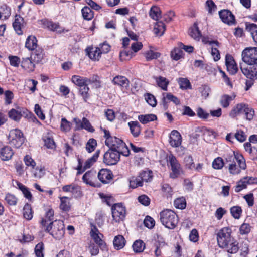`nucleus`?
Here are the masks:
<instances>
[{"label":"nucleus","instance_id":"412c9836","mask_svg":"<svg viewBox=\"0 0 257 257\" xmlns=\"http://www.w3.org/2000/svg\"><path fill=\"white\" fill-rule=\"evenodd\" d=\"M62 190L66 192L71 193L75 197H79L82 195L80 187L75 184H72L64 186L62 187Z\"/></svg>","mask_w":257,"mask_h":257},{"label":"nucleus","instance_id":"4be33fe9","mask_svg":"<svg viewBox=\"0 0 257 257\" xmlns=\"http://www.w3.org/2000/svg\"><path fill=\"white\" fill-rule=\"evenodd\" d=\"M224 246L220 247L224 248L228 252L230 253H236L239 249L238 243L233 238L230 239L229 242H226Z\"/></svg>","mask_w":257,"mask_h":257},{"label":"nucleus","instance_id":"cd10ccee","mask_svg":"<svg viewBox=\"0 0 257 257\" xmlns=\"http://www.w3.org/2000/svg\"><path fill=\"white\" fill-rule=\"evenodd\" d=\"M206 43H208L212 46L211 54L213 57L215 61H217L220 58L219 50L215 46L219 45V42L217 41H208Z\"/></svg>","mask_w":257,"mask_h":257},{"label":"nucleus","instance_id":"6ab92c4d","mask_svg":"<svg viewBox=\"0 0 257 257\" xmlns=\"http://www.w3.org/2000/svg\"><path fill=\"white\" fill-rule=\"evenodd\" d=\"M123 143L120 139L113 137L107 139L105 145L109 147V149L117 151L121 146L123 145Z\"/></svg>","mask_w":257,"mask_h":257},{"label":"nucleus","instance_id":"5fc2aeb1","mask_svg":"<svg viewBox=\"0 0 257 257\" xmlns=\"http://www.w3.org/2000/svg\"><path fill=\"white\" fill-rule=\"evenodd\" d=\"M235 157V160L237 162L239 166V168L243 170L245 169L246 165L243 156L239 153H236Z\"/></svg>","mask_w":257,"mask_h":257},{"label":"nucleus","instance_id":"f257e3e1","mask_svg":"<svg viewBox=\"0 0 257 257\" xmlns=\"http://www.w3.org/2000/svg\"><path fill=\"white\" fill-rule=\"evenodd\" d=\"M160 219L161 223L170 229H174L178 223L177 215L172 210L165 209L160 213Z\"/></svg>","mask_w":257,"mask_h":257},{"label":"nucleus","instance_id":"774afa93","mask_svg":"<svg viewBox=\"0 0 257 257\" xmlns=\"http://www.w3.org/2000/svg\"><path fill=\"white\" fill-rule=\"evenodd\" d=\"M8 58L10 61V65L11 66H13L15 67H18L19 66V64L21 62L19 57L16 56L10 55L9 56Z\"/></svg>","mask_w":257,"mask_h":257},{"label":"nucleus","instance_id":"603ef678","mask_svg":"<svg viewBox=\"0 0 257 257\" xmlns=\"http://www.w3.org/2000/svg\"><path fill=\"white\" fill-rule=\"evenodd\" d=\"M184 161L186 168L189 169L195 168V164L193 158L191 155L186 156L184 158Z\"/></svg>","mask_w":257,"mask_h":257},{"label":"nucleus","instance_id":"2f4dec72","mask_svg":"<svg viewBox=\"0 0 257 257\" xmlns=\"http://www.w3.org/2000/svg\"><path fill=\"white\" fill-rule=\"evenodd\" d=\"M23 18L20 15H16L15 21L13 23V27L18 35L22 34L23 32L21 28L23 25Z\"/></svg>","mask_w":257,"mask_h":257},{"label":"nucleus","instance_id":"c03bdc74","mask_svg":"<svg viewBox=\"0 0 257 257\" xmlns=\"http://www.w3.org/2000/svg\"><path fill=\"white\" fill-rule=\"evenodd\" d=\"M180 88L181 89H191V85L189 80L186 78H179L178 80Z\"/></svg>","mask_w":257,"mask_h":257},{"label":"nucleus","instance_id":"09e8293b","mask_svg":"<svg viewBox=\"0 0 257 257\" xmlns=\"http://www.w3.org/2000/svg\"><path fill=\"white\" fill-rule=\"evenodd\" d=\"M143 183L140 180V177H132L130 180V186L132 188H136L139 186H142Z\"/></svg>","mask_w":257,"mask_h":257},{"label":"nucleus","instance_id":"338daca9","mask_svg":"<svg viewBox=\"0 0 257 257\" xmlns=\"http://www.w3.org/2000/svg\"><path fill=\"white\" fill-rule=\"evenodd\" d=\"M82 123L83 129H85L90 132H93L95 131L94 128L86 118L83 117L82 118Z\"/></svg>","mask_w":257,"mask_h":257},{"label":"nucleus","instance_id":"9b49d317","mask_svg":"<svg viewBox=\"0 0 257 257\" xmlns=\"http://www.w3.org/2000/svg\"><path fill=\"white\" fill-rule=\"evenodd\" d=\"M240 69L242 73L247 78L257 79V64H250L247 67H245L242 64H240Z\"/></svg>","mask_w":257,"mask_h":257},{"label":"nucleus","instance_id":"3c124183","mask_svg":"<svg viewBox=\"0 0 257 257\" xmlns=\"http://www.w3.org/2000/svg\"><path fill=\"white\" fill-rule=\"evenodd\" d=\"M183 52L181 48H175L171 53V57L175 60H178L180 59L183 55Z\"/></svg>","mask_w":257,"mask_h":257},{"label":"nucleus","instance_id":"f704fd0d","mask_svg":"<svg viewBox=\"0 0 257 257\" xmlns=\"http://www.w3.org/2000/svg\"><path fill=\"white\" fill-rule=\"evenodd\" d=\"M37 40L34 36H29L26 39L25 47L29 50H34L37 46Z\"/></svg>","mask_w":257,"mask_h":257},{"label":"nucleus","instance_id":"58836bf2","mask_svg":"<svg viewBox=\"0 0 257 257\" xmlns=\"http://www.w3.org/2000/svg\"><path fill=\"white\" fill-rule=\"evenodd\" d=\"M60 199L61 200L60 205V209L64 211H69L71 208L69 198L67 197H60Z\"/></svg>","mask_w":257,"mask_h":257},{"label":"nucleus","instance_id":"423d86ee","mask_svg":"<svg viewBox=\"0 0 257 257\" xmlns=\"http://www.w3.org/2000/svg\"><path fill=\"white\" fill-rule=\"evenodd\" d=\"M242 59L243 62L248 65L256 64L257 48H245L242 52Z\"/></svg>","mask_w":257,"mask_h":257},{"label":"nucleus","instance_id":"69168bd1","mask_svg":"<svg viewBox=\"0 0 257 257\" xmlns=\"http://www.w3.org/2000/svg\"><path fill=\"white\" fill-rule=\"evenodd\" d=\"M246 187L247 184L244 178H242L237 183L236 185L235 186V191L236 192H239L243 189L246 188Z\"/></svg>","mask_w":257,"mask_h":257},{"label":"nucleus","instance_id":"c756f323","mask_svg":"<svg viewBox=\"0 0 257 257\" xmlns=\"http://www.w3.org/2000/svg\"><path fill=\"white\" fill-rule=\"evenodd\" d=\"M189 34L194 40L199 41L202 35L197 23H194L193 26L190 28Z\"/></svg>","mask_w":257,"mask_h":257},{"label":"nucleus","instance_id":"a19ab883","mask_svg":"<svg viewBox=\"0 0 257 257\" xmlns=\"http://www.w3.org/2000/svg\"><path fill=\"white\" fill-rule=\"evenodd\" d=\"M23 214L24 217L27 220H31L33 217V211L32 207L28 203L26 204L23 209Z\"/></svg>","mask_w":257,"mask_h":257},{"label":"nucleus","instance_id":"7ed1b4c3","mask_svg":"<svg viewBox=\"0 0 257 257\" xmlns=\"http://www.w3.org/2000/svg\"><path fill=\"white\" fill-rule=\"evenodd\" d=\"M240 114H244L246 119L251 120L253 118L254 111L252 108L249 107L248 105L239 103L234 107L229 115L232 117H235Z\"/></svg>","mask_w":257,"mask_h":257},{"label":"nucleus","instance_id":"6e6552de","mask_svg":"<svg viewBox=\"0 0 257 257\" xmlns=\"http://www.w3.org/2000/svg\"><path fill=\"white\" fill-rule=\"evenodd\" d=\"M112 215L116 222H119L123 221L125 217L126 210L122 203H117L113 205L111 207Z\"/></svg>","mask_w":257,"mask_h":257},{"label":"nucleus","instance_id":"49530a36","mask_svg":"<svg viewBox=\"0 0 257 257\" xmlns=\"http://www.w3.org/2000/svg\"><path fill=\"white\" fill-rule=\"evenodd\" d=\"M152 172L150 171H143L141 172L139 175L142 183L144 182H148L151 181L152 176Z\"/></svg>","mask_w":257,"mask_h":257},{"label":"nucleus","instance_id":"864d4df0","mask_svg":"<svg viewBox=\"0 0 257 257\" xmlns=\"http://www.w3.org/2000/svg\"><path fill=\"white\" fill-rule=\"evenodd\" d=\"M97 146L96 141L94 139H90L86 144V149L89 152H93Z\"/></svg>","mask_w":257,"mask_h":257},{"label":"nucleus","instance_id":"4d7b16f0","mask_svg":"<svg viewBox=\"0 0 257 257\" xmlns=\"http://www.w3.org/2000/svg\"><path fill=\"white\" fill-rule=\"evenodd\" d=\"M144 225L149 229L153 228L155 224L154 219L149 216H147L144 220Z\"/></svg>","mask_w":257,"mask_h":257},{"label":"nucleus","instance_id":"7c9ffc66","mask_svg":"<svg viewBox=\"0 0 257 257\" xmlns=\"http://www.w3.org/2000/svg\"><path fill=\"white\" fill-rule=\"evenodd\" d=\"M21 67L28 72H32L35 69V64L29 57L23 58Z\"/></svg>","mask_w":257,"mask_h":257},{"label":"nucleus","instance_id":"5701e85b","mask_svg":"<svg viewBox=\"0 0 257 257\" xmlns=\"http://www.w3.org/2000/svg\"><path fill=\"white\" fill-rule=\"evenodd\" d=\"M89 57L93 60H99L101 57V52L99 47H90L86 49Z\"/></svg>","mask_w":257,"mask_h":257},{"label":"nucleus","instance_id":"f3484780","mask_svg":"<svg viewBox=\"0 0 257 257\" xmlns=\"http://www.w3.org/2000/svg\"><path fill=\"white\" fill-rule=\"evenodd\" d=\"M182 142V137L180 133L176 130H173L169 137V143L171 146L178 147Z\"/></svg>","mask_w":257,"mask_h":257},{"label":"nucleus","instance_id":"aec40b11","mask_svg":"<svg viewBox=\"0 0 257 257\" xmlns=\"http://www.w3.org/2000/svg\"><path fill=\"white\" fill-rule=\"evenodd\" d=\"M225 64L228 71L231 74H235L238 71V68L236 64L232 57L230 55L227 54L225 57Z\"/></svg>","mask_w":257,"mask_h":257},{"label":"nucleus","instance_id":"bf43d9fd","mask_svg":"<svg viewBox=\"0 0 257 257\" xmlns=\"http://www.w3.org/2000/svg\"><path fill=\"white\" fill-rule=\"evenodd\" d=\"M88 85H85L82 87H80L79 90V92L81 95L83 97V99L85 101H86V100L89 97V88L88 87Z\"/></svg>","mask_w":257,"mask_h":257},{"label":"nucleus","instance_id":"6e6d98bb","mask_svg":"<svg viewBox=\"0 0 257 257\" xmlns=\"http://www.w3.org/2000/svg\"><path fill=\"white\" fill-rule=\"evenodd\" d=\"M4 93L5 103L9 105L12 103V100L14 98L13 93L10 90H7Z\"/></svg>","mask_w":257,"mask_h":257},{"label":"nucleus","instance_id":"c9c22d12","mask_svg":"<svg viewBox=\"0 0 257 257\" xmlns=\"http://www.w3.org/2000/svg\"><path fill=\"white\" fill-rule=\"evenodd\" d=\"M125 239L122 235H118L114 237L113 245L114 248L117 250L122 248L125 245Z\"/></svg>","mask_w":257,"mask_h":257},{"label":"nucleus","instance_id":"72a5a7b5","mask_svg":"<svg viewBox=\"0 0 257 257\" xmlns=\"http://www.w3.org/2000/svg\"><path fill=\"white\" fill-rule=\"evenodd\" d=\"M165 31V25L162 21L157 22L154 27L153 32L157 36H161Z\"/></svg>","mask_w":257,"mask_h":257},{"label":"nucleus","instance_id":"8fccbe9b","mask_svg":"<svg viewBox=\"0 0 257 257\" xmlns=\"http://www.w3.org/2000/svg\"><path fill=\"white\" fill-rule=\"evenodd\" d=\"M230 213L235 219H239L242 213V209L238 206H233L230 208Z\"/></svg>","mask_w":257,"mask_h":257},{"label":"nucleus","instance_id":"a211bd4d","mask_svg":"<svg viewBox=\"0 0 257 257\" xmlns=\"http://www.w3.org/2000/svg\"><path fill=\"white\" fill-rule=\"evenodd\" d=\"M96 172L95 171L90 170L86 172L82 177V180L86 184L91 186L95 187Z\"/></svg>","mask_w":257,"mask_h":257},{"label":"nucleus","instance_id":"e433bc0d","mask_svg":"<svg viewBox=\"0 0 257 257\" xmlns=\"http://www.w3.org/2000/svg\"><path fill=\"white\" fill-rule=\"evenodd\" d=\"M235 98V96H230L227 94H224L222 95L220 99V103L221 105L224 107H227L230 104V102Z\"/></svg>","mask_w":257,"mask_h":257},{"label":"nucleus","instance_id":"4c0bfd02","mask_svg":"<svg viewBox=\"0 0 257 257\" xmlns=\"http://www.w3.org/2000/svg\"><path fill=\"white\" fill-rule=\"evenodd\" d=\"M138 119L142 123L146 124L149 122L156 120L157 116L153 114L140 115L138 116Z\"/></svg>","mask_w":257,"mask_h":257},{"label":"nucleus","instance_id":"37998d69","mask_svg":"<svg viewBox=\"0 0 257 257\" xmlns=\"http://www.w3.org/2000/svg\"><path fill=\"white\" fill-rule=\"evenodd\" d=\"M156 81L158 85L163 90H167V87L169 84V81L165 77L159 76L156 77Z\"/></svg>","mask_w":257,"mask_h":257},{"label":"nucleus","instance_id":"13d9d810","mask_svg":"<svg viewBox=\"0 0 257 257\" xmlns=\"http://www.w3.org/2000/svg\"><path fill=\"white\" fill-rule=\"evenodd\" d=\"M224 162L221 157H217L212 162V167L215 169H221L224 166Z\"/></svg>","mask_w":257,"mask_h":257},{"label":"nucleus","instance_id":"79ce46f5","mask_svg":"<svg viewBox=\"0 0 257 257\" xmlns=\"http://www.w3.org/2000/svg\"><path fill=\"white\" fill-rule=\"evenodd\" d=\"M82 14L84 19L90 20L94 17L93 12L91 9L87 6L84 7L81 10Z\"/></svg>","mask_w":257,"mask_h":257},{"label":"nucleus","instance_id":"b1692460","mask_svg":"<svg viewBox=\"0 0 257 257\" xmlns=\"http://www.w3.org/2000/svg\"><path fill=\"white\" fill-rule=\"evenodd\" d=\"M245 25V30L250 34L253 41L257 44V25L246 22Z\"/></svg>","mask_w":257,"mask_h":257},{"label":"nucleus","instance_id":"0e129e2a","mask_svg":"<svg viewBox=\"0 0 257 257\" xmlns=\"http://www.w3.org/2000/svg\"><path fill=\"white\" fill-rule=\"evenodd\" d=\"M5 200L10 205H15L17 202V198L13 195L7 194L5 197Z\"/></svg>","mask_w":257,"mask_h":257},{"label":"nucleus","instance_id":"1a4fd4ad","mask_svg":"<svg viewBox=\"0 0 257 257\" xmlns=\"http://www.w3.org/2000/svg\"><path fill=\"white\" fill-rule=\"evenodd\" d=\"M231 230L228 227L221 229L217 234V243L219 247L223 246L233 237L231 236Z\"/></svg>","mask_w":257,"mask_h":257},{"label":"nucleus","instance_id":"20e7f679","mask_svg":"<svg viewBox=\"0 0 257 257\" xmlns=\"http://www.w3.org/2000/svg\"><path fill=\"white\" fill-rule=\"evenodd\" d=\"M167 162L168 167H170L171 171L169 175L170 177L172 179L178 177L181 171V168L176 157L170 154L167 158Z\"/></svg>","mask_w":257,"mask_h":257},{"label":"nucleus","instance_id":"dca6fc26","mask_svg":"<svg viewBox=\"0 0 257 257\" xmlns=\"http://www.w3.org/2000/svg\"><path fill=\"white\" fill-rule=\"evenodd\" d=\"M162 101L165 110L168 108V101H171L176 105H179L180 103L179 99L171 93H163Z\"/></svg>","mask_w":257,"mask_h":257},{"label":"nucleus","instance_id":"473e14b6","mask_svg":"<svg viewBox=\"0 0 257 257\" xmlns=\"http://www.w3.org/2000/svg\"><path fill=\"white\" fill-rule=\"evenodd\" d=\"M132 247L133 251L136 253H140L144 251L146 247V245L143 240L138 239L133 243Z\"/></svg>","mask_w":257,"mask_h":257},{"label":"nucleus","instance_id":"393cba45","mask_svg":"<svg viewBox=\"0 0 257 257\" xmlns=\"http://www.w3.org/2000/svg\"><path fill=\"white\" fill-rule=\"evenodd\" d=\"M131 134L134 137H138L141 131V127L137 121H131L128 123Z\"/></svg>","mask_w":257,"mask_h":257},{"label":"nucleus","instance_id":"c85d7f7f","mask_svg":"<svg viewBox=\"0 0 257 257\" xmlns=\"http://www.w3.org/2000/svg\"><path fill=\"white\" fill-rule=\"evenodd\" d=\"M14 152L10 147H4L0 152V158L4 161L10 160L13 156Z\"/></svg>","mask_w":257,"mask_h":257},{"label":"nucleus","instance_id":"680f3d73","mask_svg":"<svg viewBox=\"0 0 257 257\" xmlns=\"http://www.w3.org/2000/svg\"><path fill=\"white\" fill-rule=\"evenodd\" d=\"M145 97L146 101L149 105L152 107H155L156 105L157 101L154 95L147 93L145 95Z\"/></svg>","mask_w":257,"mask_h":257},{"label":"nucleus","instance_id":"f8f14e48","mask_svg":"<svg viewBox=\"0 0 257 257\" xmlns=\"http://www.w3.org/2000/svg\"><path fill=\"white\" fill-rule=\"evenodd\" d=\"M90 234L95 242L98 245L101 249L105 250L107 249L106 243L101 238V236H103V235L99 232L95 226L92 225Z\"/></svg>","mask_w":257,"mask_h":257},{"label":"nucleus","instance_id":"2eb2a0df","mask_svg":"<svg viewBox=\"0 0 257 257\" xmlns=\"http://www.w3.org/2000/svg\"><path fill=\"white\" fill-rule=\"evenodd\" d=\"M29 111L27 109H12L8 112V116L10 118L14 121H19L22 116H27Z\"/></svg>","mask_w":257,"mask_h":257},{"label":"nucleus","instance_id":"4468645a","mask_svg":"<svg viewBox=\"0 0 257 257\" xmlns=\"http://www.w3.org/2000/svg\"><path fill=\"white\" fill-rule=\"evenodd\" d=\"M113 175L109 169H102L97 174V177L103 184L109 183L113 178Z\"/></svg>","mask_w":257,"mask_h":257},{"label":"nucleus","instance_id":"0eeeda50","mask_svg":"<svg viewBox=\"0 0 257 257\" xmlns=\"http://www.w3.org/2000/svg\"><path fill=\"white\" fill-rule=\"evenodd\" d=\"M97 76L93 77L92 79L87 77H81L78 75H74L72 77V81L75 85L82 87L85 85H89L92 83H95L96 87L100 86V82L96 79Z\"/></svg>","mask_w":257,"mask_h":257},{"label":"nucleus","instance_id":"052dcab7","mask_svg":"<svg viewBox=\"0 0 257 257\" xmlns=\"http://www.w3.org/2000/svg\"><path fill=\"white\" fill-rule=\"evenodd\" d=\"M45 145L48 148L53 149L55 147V144L53 139L49 136H45L43 138Z\"/></svg>","mask_w":257,"mask_h":257},{"label":"nucleus","instance_id":"9d476101","mask_svg":"<svg viewBox=\"0 0 257 257\" xmlns=\"http://www.w3.org/2000/svg\"><path fill=\"white\" fill-rule=\"evenodd\" d=\"M120 157L117 151L109 149L103 155V162L107 165H113L119 161Z\"/></svg>","mask_w":257,"mask_h":257},{"label":"nucleus","instance_id":"ea45409f","mask_svg":"<svg viewBox=\"0 0 257 257\" xmlns=\"http://www.w3.org/2000/svg\"><path fill=\"white\" fill-rule=\"evenodd\" d=\"M100 152V150H97L92 157L89 158L86 161L84 165V169L90 168L93 163L96 161L98 157H99Z\"/></svg>","mask_w":257,"mask_h":257},{"label":"nucleus","instance_id":"f03ea898","mask_svg":"<svg viewBox=\"0 0 257 257\" xmlns=\"http://www.w3.org/2000/svg\"><path fill=\"white\" fill-rule=\"evenodd\" d=\"M45 231L48 232L56 239H61L65 233L64 225L62 220H55L50 222L49 225L43 228Z\"/></svg>","mask_w":257,"mask_h":257},{"label":"nucleus","instance_id":"a18cd8bd","mask_svg":"<svg viewBox=\"0 0 257 257\" xmlns=\"http://www.w3.org/2000/svg\"><path fill=\"white\" fill-rule=\"evenodd\" d=\"M150 16L154 20H158L161 15V11L158 7H152L150 11Z\"/></svg>","mask_w":257,"mask_h":257},{"label":"nucleus","instance_id":"ddd939ff","mask_svg":"<svg viewBox=\"0 0 257 257\" xmlns=\"http://www.w3.org/2000/svg\"><path fill=\"white\" fill-rule=\"evenodd\" d=\"M219 15L222 21L225 24L231 25L235 23L234 16L228 10L224 9L220 11Z\"/></svg>","mask_w":257,"mask_h":257},{"label":"nucleus","instance_id":"bb28decb","mask_svg":"<svg viewBox=\"0 0 257 257\" xmlns=\"http://www.w3.org/2000/svg\"><path fill=\"white\" fill-rule=\"evenodd\" d=\"M54 211L52 209H49L46 213L44 218H42L41 221V226L42 229L45 228L49 225L50 222H54Z\"/></svg>","mask_w":257,"mask_h":257},{"label":"nucleus","instance_id":"e2e57ef3","mask_svg":"<svg viewBox=\"0 0 257 257\" xmlns=\"http://www.w3.org/2000/svg\"><path fill=\"white\" fill-rule=\"evenodd\" d=\"M44 244L43 243H39L35 248V252L37 257H44L43 254Z\"/></svg>","mask_w":257,"mask_h":257},{"label":"nucleus","instance_id":"de8ad7c7","mask_svg":"<svg viewBox=\"0 0 257 257\" xmlns=\"http://www.w3.org/2000/svg\"><path fill=\"white\" fill-rule=\"evenodd\" d=\"M174 204L176 208L183 209L186 206V200L184 197L177 198L175 200Z\"/></svg>","mask_w":257,"mask_h":257},{"label":"nucleus","instance_id":"a878e982","mask_svg":"<svg viewBox=\"0 0 257 257\" xmlns=\"http://www.w3.org/2000/svg\"><path fill=\"white\" fill-rule=\"evenodd\" d=\"M113 83L115 85H117L126 89L129 87V80L125 77L118 75L114 77Z\"/></svg>","mask_w":257,"mask_h":257},{"label":"nucleus","instance_id":"39448f33","mask_svg":"<svg viewBox=\"0 0 257 257\" xmlns=\"http://www.w3.org/2000/svg\"><path fill=\"white\" fill-rule=\"evenodd\" d=\"M8 139L10 144L17 148L21 146L24 142L22 132L17 128L10 131Z\"/></svg>","mask_w":257,"mask_h":257}]
</instances>
